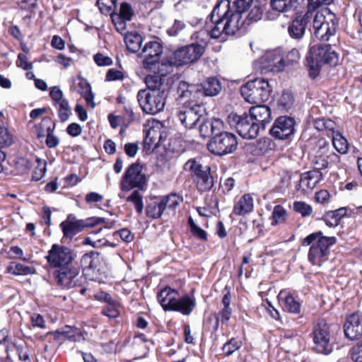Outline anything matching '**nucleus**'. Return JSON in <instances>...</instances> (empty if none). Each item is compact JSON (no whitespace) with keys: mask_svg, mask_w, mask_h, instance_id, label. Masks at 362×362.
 Returning <instances> with one entry per match:
<instances>
[{"mask_svg":"<svg viewBox=\"0 0 362 362\" xmlns=\"http://www.w3.org/2000/svg\"><path fill=\"white\" fill-rule=\"evenodd\" d=\"M228 9V0L219 1L209 15L211 23L210 30H200L194 33L193 37L206 44L209 36L218 39L223 35H234L243 26V23L238 21V13L230 14Z\"/></svg>","mask_w":362,"mask_h":362,"instance_id":"nucleus-1","label":"nucleus"},{"mask_svg":"<svg viewBox=\"0 0 362 362\" xmlns=\"http://www.w3.org/2000/svg\"><path fill=\"white\" fill-rule=\"evenodd\" d=\"M338 61V54L330 45H316L311 47L306 57L310 77L315 79L318 76L322 65L335 66Z\"/></svg>","mask_w":362,"mask_h":362,"instance_id":"nucleus-2","label":"nucleus"},{"mask_svg":"<svg viewBox=\"0 0 362 362\" xmlns=\"http://www.w3.org/2000/svg\"><path fill=\"white\" fill-rule=\"evenodd\" d=\"M164 211L160 202L148 204L146 207V216L153 219L160 218Z\"/></svg>","mask_w":362,"mask_h":362,"instance_id":"nucleus-40","label":"nucleus"},{"mask_svg":"<svg viewBox=\"0 0 362 362\" xmlns=\"http://www.w3.org/2000/svg\"><path fill=\"white\" fill-rule=\"evenodd\" d=\"M146 182V175L142 173V166L139 163H132L125 171L120 182L122 191H129L134 188L142 189Z\"/></svg>","mask_w":362,"mask_h":362,"instance_id":"nucleus-13","label":"nucleus"},{"mask_svg":"<svg viewBox=\"0 0 362 362\" xmlns=\"http://www.w3.org/2000/svg\"><path fill=\"white\" fill-rule=\"evenodd\" d=\"M175 62V58L173 56L172 59H167L161 62H158L156 66H153L152 69H153L154 71H156L160 76H165L173 71L174 66H180Z\"/></svg>","mask_w":362,"mask_h":362,"instance_id":"nucleus-32","label":"nucleus"},{"mask_svg":"<svg viewBox=\"0 0 362 362\" xmlns=\"http://www.w3.org/2000/svg\"><path fill=\"white\" fill-rule=\"evenodd\" d=\"M111 18L115 24V28L121 34H124L126 32V20L122 19L119 17H115L111 15Z\"/></svg>","mask_w":362,"mask_h":362,"instance_id":"nucleus-61","label":"nucleus"},{"mask_svg":"<svg viewBox=\"0 0 362 362\" xmlns=\"http://www.w3.org/2000/svg\"><path fill=\"white\" fill-rule=\"evenodd\" d=\"M204 115L206 108L199 103H185L177 113L180 122L187 129H192Z\"/></svg>","mask_w":362,"mask_h":362,"instance_id":"nucleus-12","label":"nucleus"},{"mask_svg":"<svg viewBox=\"0 0 362 362\" xmlns=\"http://www.w3.org/2000/svg\"><path fill=\"white\" fill-rule=\"evenodd\" d=\"M60 227L64 236L72 238L83 229V220L76 219L75 216L69 214L66 220L61 223Z\"/></svg>","mask_w":362,"mask_h":362,"instance_id":"nucleus-27","label":"nucleus"},{"mask_svg":"<svg viewBox=\"0 0 362 362\" xmlns=\"http://www.w3.org/2000/svg\"><path fill=\"white\" fill-rule=\"evenodd\" d=\"M199 134L202 138H207L211 135L215 136L219 133V131L224 129V124L223 121L218 118L207 119L205 115L202 119L199 122Z\"/></svg>","mask_w":362,"mask_h":362,"instance_id":"nucleus-21","label":"nucleus"},{"mask_svg":"<svg viewBox=\"0 0 362 362\" xmlns=\"http://www.w3.org/2000/svg\"><path fill=\"white\" fill-rule=\"evenodd\" d=\"M316 184L310 177H307L305 173L300 176L298 184L296 185L297 190L305 192L308 189H312L315 187Z\"/></svg>","mask_w":362,"mask_h":362,"instance_id":"nucleus-50","label":"nucleus"},{"mask_svg":"<svg viewBox=\"0 0 362 362\" xmlns=\"http://www.w3.org/2000/svg\"><path fill=\"white\" fill-rule=\"evenodd\" d=\"M49 96L52 100L54 102V105L59 103L61 100H65L64 98V94L62 90L59 88V86H54L51 88L49 92Z\"/></svg>","mask_w":362,"mask_h":362,"instance_id":"nucleus-58","label":"nucleus"},{"mask_svg":"<svg viewBox=\"0 0 362 362\" xmlns=\"http://www.w3.org/2000/svg\"><path fill=\"white\" fill-rule=\"evenodd\" d=\"M66 132L71 136H78L82 132V128L78 123L73 122L67 127Z\"/></svg>","mask_w":362,"mask_h":362,"instance_id":"nucleus-63","label":"nucleus"},{"mask_svg":"<svg viewBox=\"0 0 362 362\" xmlns=\"http://www.w3.org/2000/svg\"><path fill=\"white\" fill-rule=\"evenodd\" d=\"M286 66V61L281 54H267L262 62V71L264 73H277L284 70Z\"/></svg>","mask_w":362,"mask_h":362,"instance_id":"nucleus-22","label":"nucleus"},{"mask_svg":"<svg viewBox=\"0 0 362 362\" xmlns=\"http://www.w3.org/2000/svg\"><path fill=\"white\" fill-rule=\"evenodd\" d=\"M55 127V124H53V127H47V138L46 144L49 148H55L59 145V140L58 137L53 134V132Z\"/></svg>","mask_w":362,"mask_h":362,"instance_id":"nucleus-53","label":"nucleus"},{"mask_svg":"<svg viewBox=\"0 0 362 362\" xmlns=\"http://www.w3.org/2000/svg\"><path fill=\"white\" fill-rule=\"evenodd\" d=\"M295 125L296 122L293 117L281 116L275 120L269 132L273 137L277 139H289L296 132Z\"/></svg>","mask_w":362,"mask_h":362,"instance_id":"nucleus-16","label":"nucleus"},{"mask_svg":"<svg viewBox=\"0 0 362 362\" xmlns=\"http://www.w3.org/2000/svg\"><path fill=\"white\" fill-rule=\"evenodd\" d=\"M166 97L165 90L147 91L146 89H142L137 93L140 107L144 112L150 115H155L163 110Z\"/></svg>","mask_w":362,"mask_h":362,"instance_id":"nucleus-7","label":"nucleus"},{"mask_svg":"<svg viewBox=\"0 0 362 362\" xmlns=\"http://www.w3.org/2000/svg\"><path fill=\"white\" fill-rule=\"evenodd\" d=\"M337 242L335 237L323 235L321 231L313 233L304 238L303 245H310L308 260L313 265L320 266L327 261L329 255V247Z\"/></svg>","mask_w":362,"mask_h":362,"instance_id":"nucleus-3","label":"nucleus"},{"mask_svg":"<svg viewBox=\"0 0 362 362\" xmlns=\"http://www.w3.org/2000/svg\"><path fill=\"white\" fill-rule=\"evenodd\" d=\"M238 146L235 134L228 132L219 131L208 144L209 151L216 156H223L233 152Z\"/></svg>","mask_w":362,"mask_h":362,"instance_id":"nucleus-10","label":"nucleus"},{"mask_svg":"<svg viewBox=\"0 0 362 362\" xmlns=\"http://www.w3.org/2000/svg\"><path fill=\"white\" fill-rule=\"evenodd\" d=\"M338 325L329 324L324 319H320L313 326V339L314 350L320 354L327 355L333 350L331 339Z\"/></svg>","mask_w":362,"mask_h":362,"instance_id":"nucleus-5","label":"nucleus"},{"mask_svg":"<svg viewBox=\"0 0 362 362\" xmlns=\"http://www.w3.org/2000/svg\"><path fill=\"white\" fill-rule=\"evenodd\" d=\"M228 11L230 14L238 13L239 16L238 21L242 22V15L245 12L248 8L251 6L253 0H235L233 4H230V1L228 0Z\"/></svg>","mask_w":362,"mask_h":362,"instance_id":"nucleus-31","label":"nucleus"},{"mask_svg":"<svg viewBox=\"0 0 362 362\" xmlns=\"http://www.w3.org/2000/svg\"><path fill=\"white\" fill-rule=\"evenodd\" d=\"M124 78L123 73L115 69H110L106 74V81H112L116 80H122Z\"/></svg>","mask_w":362,"mask_h":362,"instance_id":"nucleus-62","label":"nucleus"},{"mask_svg":"<svg viewBox=\"0 0 362 362\" xmlns=\"http://www.w3.org/2000/svg\"><path fill=\"white\" fill-rule=\"evenodd\" d=\"M349 354L354 362H362V344L352 347Z\"/></svg>","mask_w":362,"mask_h":362,"instance_id":"nucleus-59","label":"nucleus"},{"mask_svg":"<svg viewBox=\"0 0 362 362\" xmlns=\"http://www.w3.org/2000/svg\"><path fill=\"white\" fill-rule=\"evenodd\" d=\"M17 65L24 70H30L33 69L32 63L28 62L27 57L21 53L18 56Z\"/></svg>","mask_w":362,"mask_h":362,"instance_id":"nucleus-64","label":"nucleus"},{"mask_svg":"<svg viewBox=\"0 0 362 362\" xmlns=\"http://www.w3.org/2000/svg\"><path fill=\"white\" fill-rule=\"evenodd\" d=\"M323 220L326 225L329 227L337 226L340 223L339 218H337L332 211L325 214Z\"/></svg>","mask_w":362,"mask_h":362,"instance_id":"nucleus-56","label":"nucleus"},{"mask_svg":"<svg viewBox=\"0 0 362 362\" xmlns=\"http://www.w3.org/2000/svg\"><path fill=\"white\" fill-rule=\"evenodd\" d=\"M298 0H272L271 6L279 12H288L297 7Z\"/></svg>","mask_w":362,"mask_h":362,"instance_id":"nucleus-35","label":"nucleus"},{"mask_svg":"<svg viewBox=\"0 0 362 362\" xmlns=\"http://www.w3.org/2000/svg\"><path fill=\"white\" fill-rule=\"evenodd\" d=\"M344 332L346 338L357 340L362 337V313H355L346 317L344 324Z\"/></svg>","mask_w":362,"mask_h":362,"instance_id":"nucleus-17","label":"nucleus"},{"mask_svg":"<svg viewBox=\"0 0 362 362\" xmlns=\"http://www.w3.org/2000/svg\"><path fill=\"white\" fill-rule=\"evenodd\" d=\"M196 300L194 297L185 295L177 299L173 311L180 312L185 315H189L196 307Z\"/></svg>","mask_w":362,"mask_h":362,"instance_id":"nucleus-29","label":"nucleus"},{"mask_svg":"<svg viewBox=\"0 0 362 362\" xmlns=\"http://www.w3.org/2000/svg\"><path fill=\"white\" fill-rule=\"evenodd\" d=\"M111 15L129 21L134 15V11L129 4L122 2L120 5L119 14L113 13Z\"/></svg>","mask_w":362,"mask_h":362,"instance_id":"nucleus-47","label":"nucleus"},{"mask_svg":"<svg viewBox=\"0 0 362 362\" xmlns=\"http://www.w3.org/2000/svg\"><path fill=\"white\" fill-rule=\"evenodd\" d=\"M228 122L231 127L236 129L240 136L246 139H255L260 130L259 124L246 113L242 115L230 114L228 116Z\"/></svg>","mask_w":362,"mask_h":362,"instance_id":"nucleus-9","label":"nucleus"},{"mask_svg":"<svg viewBox=\"0 0 362 362\" xmlns=\"http://www.w3.org/2000/svg\"><path fill=\"white\" fill-rule=\"evenodd\" d=\"M286 209L280 205L275 206L272 212V225L284 223L286 221Z\"/></svg>","mask_w":362,"mask_h":362,"instance_id":"nucleus-45","label":"nucleus"},{"mask_svg":"<svg viewBox=\"0 0 362 362\" xmlns=\"http://www.w3.org/2000/svg\"><path fill=\"white\" fill-rule=\"evenodd\" d=\"M202 97L217 95L222 89V85L216 77H209L199 84Z\"/></svg>","mask_w":362,"mask_h":362,"instance_id":"nucleus-28","label":"nucleus"},{"mask_svg":"<svg viewBox=\"0 0 362 362\" xmlns=\"http://www.w3.org/2000/svg\"><path fill=\"white\" fill-rule=\"evenodd\" d=\"M117 0H98L97 6L103 14L112 13L116 8Z\"/></svg>","mask_w":362,"mask_h":362,"instance_id":"nucleus-46","label":"nucleus"},{"mask_svg":"<svg viewBox=\"0 0 362 362\" xmlns=\"http://www.w3.org/2000/svg\"><path fill=\"white\" fill-rule=\"evenodd\" d=\"M124 41L127 49L135 53L141 49L142 37L136 33H129L125 35Z\"/></svg>","mask_w":362,"mask_h":362,"instance_id":"nucleus-36","label":"nucleus"},{"mask_svg":"<svg viewBox=\"0 0 362 362\" xmlns=\"http://www.w3.org/2000/svg\"><path fill=\"white\" fill-rule=\"evenodd\" d=\"M73 88L76 90L85 99L88 106L94 108V94L91 90V86L88 81L81 76L73 78Z\"/></svg>","mask_w":362,"mask_h":362,"instance_id":"nucleus-23","label":"nucleus"},{"mask_svg":"<svg viewBox=\"0 0 362 362\" xmlns=\"http://www.w3.org/2000/svg\"><path fill=\"white\" fill-rule=\"evenodd\" d=\"M312 15L309 12L294 18L288 27L289 35L295 40H301L305 34L306 28L310 23Z\"/></svg>","mask_w":362,"mask_h":362,"instance_id":"nucleus-20","label":"nucleus"},{"mask_svg":"<svg viewBox=\"0 0 362 362\" xmlns=\"http://www.w3.org/2000/svg\"><path fill=\"white\" fill-rule=\"evenodd\" d=\"M253 199L249 194L242 196L233 207V214L237 216H245L253 209Z\"/></svg>","mask_w":362,"mask_h":362,"instance_id":"nucleus-30","label":"nucleus"},{"mask_svg":"<svg viewBox=\"0 0 362 362\" xmlns=\"http://www.w3.org/2000/svg\"><path fill=\"white\" fill-rule=\"evenodd\" d=\"M240 90L243 97L247 102L255 104L268 100L272 89L267 80L256 78L243 85Z\"/></svg>","mask_w":362,"mask_h":362,"instance_id":"nucleus-6","label":"nucleus"},{"mask_svg":"<svg viewBox=\"0 0 362 362\" xmlns=\"http://www.w3.org/2000/svg\"><path fill=\"white\" fill-rule=\"evenodd\" d=\"M56 105L58 106V115L60 120L63 122L67 121L71 114V108L68 100H61Z\"/></svg>","mask_w":362,"mask_h":362,"instance_id":"nucleus-41","label":"nucleus"},{"mask_svg":"<svg viewBox=\"0 0 362 362\" xmlns=\"http://www.w3.org/2000/svg\"><path fill=\"white\" fill-rule=\"evenodd\" d=\"M95 62L100 66H110L112 64V60L110 57L105 56L101 53H97L93 57Z\"/></svg>","mask_w":362,"mask_h":362,"instance_id":"nucleus-60","label":"nucleus"},{"mask_svg":"<svg viewBox=\"0 0 362 362\" xmlns=\"http://www.w3.org/2000/svg\"><path fill=\"white\" fill-rule=\"evenodd\" d=\"M199 83H189L185 81H181L177 86V93L178 98L186 100L185 103L194 104L199 103L202 98Z\"/></svg>","mask_w":362,"mask_h":362,"instance_id":"nucleus-18","label":"nucleus"},{"mask_svg":"<svg viewBox=\"0 0 362 362\" xmlns=\"http://www.w3.org/2000/svg\"><path fill=\"white\" fill-rule=\"evenodd\" d=\"M332 144L335 149L340 153H346L348 150V142L339 132L332 136Z\"/></svg>","mask_w":362,"mask_h":362,"instance_id":"nucleus-43","label":"nucleus"},{"mask_svg":"<svg viewBox=\"0 0 362 362\" xmlns=\"http://www.w3.org/2000/svg\"><path fill=\"white\" fill-rule=\"evenodd\" d=\"M163 52L162 45L156 41L147 42L142 49V56L144 58V66L146 69H152L158 62Z\"/></svg>","mask_w":362,"mask_h":362,"instance_id":"nucleus-19","label":"nucleus"},{"mask_svg":"<svg viewBox=\"0 0 362 362\" xmlns=\"http://www.w3.org/2000/svg\"><path fill=\"white\" fill-rule=\"evenodd\" d=\"M205 45L195 42L177 49L173 54L175 63L183 66L197 61L204 53Z\"/></svg>","mask_w":362,"mask_h":362,"instance_id":"nucleus-14","label":"nucleus"},{"mask_svg":"<svg viewBox=\"0 0 362 362\" xmlns=\"http://www.w3.org/2000/svg\"><path fill=\"white\" fill-rule=\"evenodd\" d=\"M77 257L76 252L64 245L53 244L45 256V259L52 268H61L72 265Z\"/></svg>","mask_w":362,"mask_h":362,"instance_id":"nucleus-11","label":"nucleus"},{"mask_svg":"<svg viewBox=\"0 0 362 362\" xmlns=\"http://www.w3.org/2000/svg\"><path fill=\"white\" fill-rule=\"evenodd\" d=\"M328 145H324L323 146L320 147L318 151L319 155H317L313 160V165L314 169L321 171L322 170L325 169L328 167L329 162L327 160V158L329 157V156H322L323 153H326L328 151Z\"/></svg>","mask_w":362,"mask_h":362,"instance_id":"nucleus-37","label":"nucleus"},{"mask_svg":"<svg viewBox=\"0 0 362 362\" xmlns=\"http://www.w3.org/2000/svg\"><path fill=\"white\" fill-rule=\"evenodd\" d=\"M232 310L230 308H223L216 317V324L214 325L213 329L216 332L218 328L219 320L223 323L227 322L231 316Z\"/></svg>","mask_w":362,"mask_h":362,"instance_id":"nucleus-52","label":"nucleus"},{"mask_svg":"<svg viewBox=\"0 0 362 362\" xmlns=\"http://www.w3.org/2000/svg\"><path fill=\"white\" fill-rule=\"evenodd\" d=\"M145 83L148 87L147 91H153L154 90H165L163 88L162 76L158 75H147L145 77Z\"/></svg>","mask_w":362,"mask_h":362,"instance_id":"nucleus-39","label":"nucleus"},{"mask_svg":"<svg viewBox=\"0 0 362 362\" xmlns=\"http://www.w3.org/2000/svg\"><path fill=\"white\" fill-rule=\"evenodd\" d=\"M293 102L291 93L284 91L278 100V105L283 110H288L291 108Z\"/></svg>","mask_w":362,"mask_h":362,"instance_id":"nucleus-51","label":"nucleus"},{"mask_svg":"<svg viewBox=\"0 0 362 362\" xmlns=\"http://www.w3.org/2000/svg\"><path fill=\"white\" fill-rule=\"evenodd\" d=\"M59 334L63 335L65 339L72 341H81L85 339L84 333L77 327L66 326Z\"/></svg>","mask_w":362,"mask_h":362,"instance_id":"nucleus-34","label":"nucleus"},{"mask_svg":"<svg viewBox=\"0 0 362 362\" xmlns=\"http://www.w3.org/2000/svg\"><path fill=\"white\" fill-rule=\"evenodd\" d=\"M250 115L254 121L259 124L260 129H264L266 124L269 123L272 119L271 110L264 105L250 107Z\"/></svg>","mask_w":362,"mask_h":362,"instance_id":"nucleus-25","label":"nucleus"},{"mask_svg":"<svg viewBox=\"0 0 362 362\" xmlns=\"http://www.w3.org/2000/svg\"><path fill=\"white\" fill-rule=\"evenodd\" d=\"M177 296V291L165 287L158 293L157 298L165 311H173Z\"/></svg>","mask_w":362,"mask_h":362,"instance_id":"nucleus-26","label":"nucleus"},{"mask_svg":"<svg viewBox=\"0 0 362 362\" xmlns=\"http://www.w3.org/2000/svg\"><path fill=\"white\" fill-rule=\"evenodd\" d=\"M54 276L57 285L64 288H71L81 284L79 269L73 264L59 268L54 272Z\"/></svg>","mask_w":362,"mask_h":362,"instance_id":"nucleus-15","label":"nucleus"},{"mask_svg":"<svg viewBox=\"0 0 362 362\" xmlns=\"http://www.w3.org/2000/svg\"><path fill=\"white\" fill-rule=\"evenodd\" d=\"M295 211L303 216H310L313 211L312 207L303 202H296L293 204Z\"/></svg>","mask_w":362,"mask_h":362,"instance_id":"nucleus-54","label":"nucleus"},{"mask_svg":"<svg viewBox=\"0 0 362 362\" xmlns=\"http://www.w3.org/2000/svg\"><path fill=\"white\" fill-rule=\"evenodd\" d=\"M264 7L259 5L255 6L250 13L247 14L246 21L247 24L257 22L261 20L263 16Z\"/></svg>","mask_w":362,"mask_h":362,"instance_id":"nucleus-48","label":"nucleus"},{"mask_svg":"<svg viewBox=\"0 0 362 362\" xmlns=\"http://www.w3.org/2000/svg\"><path fill=\"white\" fill-rule=\"evenodd\" d=\"M240 346V342L232 339L230 341L226 343L223 346V353L229 356L232 354L235 350L238 349Z\"/></svg>","mask_w":362,"mask_h":362,"instance_id":"nucleus-55","label":"nucleus"},{"mask_svg":"<svg viewBox=\"0 0 362 362\" xmlns=\"http://www.w3.org/2000/svg\"><path fill=\"white\" fill-rule=\"evenodd\" d=\"M337 19L335 14L328 8L318 11L313 20V30L316 38L322 41H328L336 33Z\"/></svg>","mask_w":362,"mask_h":362,"instance_id":"nucleus-4","label":"nucleus"},{"mask_svg":"<svg viewBox=\"0 0 362 362\" xmlns=\"http://www.w3.org/2000/svg\"><path fill=\"white\" fill-rule=\"evenodd\" d=\"M101 257L99 252L95 251L84 254L81 259V266L83 274L86 276H90L95 271H99Z\"/></svg>","mask_w":362,"mask_h":362,"instance_id":"nucleus-24","label":"nucleus"},{"mask_svg":"<svg viewBox=\"0 0 362 362\" xmlns=\"http://www.w3.org/2000/svg\"><path fill=\"white\" fill-rule=\"evenodd\" d=\"M182 202V197L176 193H171L168 195L164 196L160 200V203L163 206L164 210L166 209H171L172 211Z\"/></svg>","mask_w":362,"mask_h":362,"instance_id":"nucleus-38","label":"nucleus"},{"mask_svg":"<svg viewBox=\"0 0 362 362\" xmlns=\"http://www.w3.org/2000/svg\"><path fill=\"white\" fill-rule=\"evenodd\" d=\"M315 127L319 131H327L333 134H334V129H335V123L334 121L325 119L319 118L315 121Z\"/></svg>","mask_w":362,"mask_h":362,"instance_id":"nucleus-44","label":"nucleus"},{"mask_svg":"<svg viewBox=\"0 0 362 362\" xmlns=\"http://www.w3.org/2000/svg\"><path fill=\"white\" fill-rule=\"evenodd\" d=\"M8 273L16 276L28 275L35 273V269L33 267L25 266L20 263L11 262L6 267Z\"/></svg>","mask_w":362,"mask_h":362,"instance_id":"nucleus-33","label":"nucleus"},{"mask_svg":"<svg viewBox=\"0 0 362 362\" xmlns=\"http://www.w3.org/2000/svg\"><path fill=\"white\" fill-rule=\"evenodd\" d=\"M183 168L191 173L199 191H209L214 186V178L211 175L209 166L203 165L197 160L192 158L185 163Z\"/></svg>","mask_w":362,"mask_h":362,"instance_id":"nucleus-8","label":"nucleus"},{"mask_svg":"<svg viewBox=\"0 0 362 362\" xmlns=\"http://www.w3.org/2000/svg\"><path fill=\"white\" fill-rule=\"evenodd\" d=\"M300 55L297 49H292L289 51L285 58L286 64H293L297 63L300 59Z\"/></svg>","mask_w":362,"mask_h":362,"instance_id":"nucleus-57","label":"nucleus"},{"mask_svg":"<svg viewBox=\"0 0 362 362\" xmlns=\"http://www.w3.org/2000/svg\"><path fill=\"white\" fill-rule=\"evenodd\" d=\"M127 201L134 204L139 214H142L144 210L143 196L139 190H134L131 195L127 198Z\"/></svg>","mask_w":362,"mask_h":362,"instance_id":"nucleus-42","label":"nucleus"},{"mask_svg":"<svg viewBox=\"0 0 362 362\" xmlns=\"http://www.w3.org/2000/svg\"><path fill=\"white\" fill-rule=\"evenodd\" d=\"M285 307L290 313L298 314L300 312V304L292 296L285 297Z\"/></svg>","mask_w":362,"mask_h":362,"instance_id":"nucleus-49","label":"nucleus"}]
</instances>
